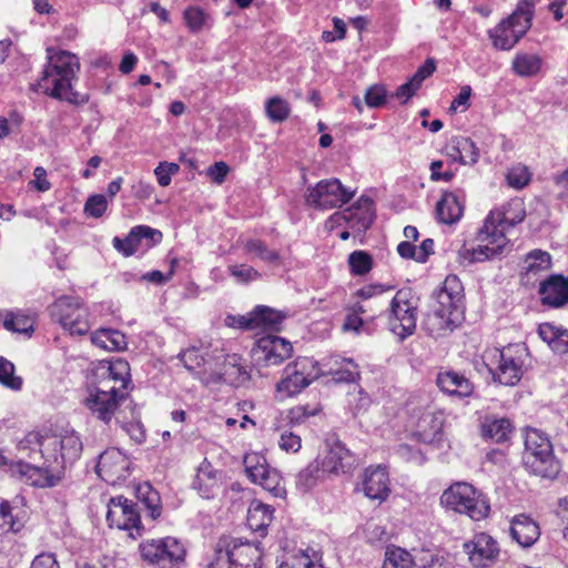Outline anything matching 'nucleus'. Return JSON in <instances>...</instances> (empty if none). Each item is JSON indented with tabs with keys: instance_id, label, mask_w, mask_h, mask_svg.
Segmentation results:
<instances>
[{
	"instance_id": "f257e3e1",
	"label": "nucleus",
	"mask_w": 568,
	"mask_h": 568,
	"mask_svg": "<svg viewBox=\"0 0 568 568\" xmlns=\"http://www.w3.org/2000/svg\"><path fill=\"white\" fill-rule=\"evenodd\" d=\"M524 217L525 209L520 199H513L501 209L491 211L477 233L478 246L459 251V256L467 260L468 263H474L498 257L509 252L510 244L505 232L508 227L520 223Z\"/></svg>"
},
{
	"instance_id": "f03ea898",
	"label": "nucleus",
	"mask_w": 568,
	"mask_h": 568,
	"mask_svg": "<svg viewBox=\"0 0 568 568\" xmlns=\"http://www.w3.org/2000/svg\"><path fill=\"white\" fill-rule=\"evenodd\" d=\"M80 70V62L75 54L69 51L48 50V62L42 71V77L31 85L33 91H42L44 94L65 100L74 105H82L89 101L87 93L73 90V82Z\"/></svg>"
},
{
	"instance_id": "7ed1b4c3",
	"label": "nucleus",
	"mask_w": 568,
	"mask_h": 568,
	"mask_svg": "<svg viewBox=\"0 0 568 568\" xmlns=\"http://www.w3.org/2000/svg\"><path fill=\"white\" fill-rule=\"evenodd\" d=\"M464 288L456 275H448L435 294L436 304L427 314L424 326L433 337L452 333L464 320Z\"/></svg>"
},
{
	"instance_id": "20e7f679",
	"label": "nucleus",
	"mask_w": 568,
	"mask_h": 568,
	"mask_svg": "<svg viewBox=\"0 0 568 568\" xmlns=\"http://www.w3.org/2000/svg\"><path fill=\"white\" fill-rule=\"evenodd\" d=\"M27 443L37 444L39 450L49 465L58 470H64L69 465H72L81 456L83 445L78 434L74 432L65 433L64 435L58 434H29Z\"/></svg>"
},
{
	"instance_id": "39448f33",
	"label": "nucleus",
	"mask_w": 568,
	"mask_h": 568,
	"mask_svg": "<svg viewBox=\"0 0 568 568\" xmlns=\"http://www.w3.org/2000/svg\"><path fill=\"white\" fill-rule=\"evenodd\" d=\"M214 551L211 568H262L263 549L260 541L223 536Z\"/></svg>"
},
{
	"instance_id": "423d86ee",
	"label": "nucleus",
	"mask_w": 568,
	"mask_h": 568,
	"mask_svg": "<svg viewBox=\"0 0 568 568\" xmlns=\"http://www.w3.org/2000/svg\"><path fill=\"white\" fill-rule=\"evenodd\" d=\"M523 464L528 471L542 478L554 479L560 471L548 436L539 429L529 428L525 435Z\"/></svg>"
},
{
	"instance_id": "0eeeda50",
	"label": "nucleus",
	"mask_w": 568,
	"mask_h": 568,
	"mask_svg": "<svg viewBox=\"0 0 568 568\" xmlns=\"http://www.w3.org/2000/svg\"><path fill=\"white\" fill-rule=\"evenodd\" d=\"M535 3L531 0H524L516 10L488 34L494 48L499 50H510L527 33L531 27Z\"/></svg>"
},
{
	"instance_id": "6e6552de",
	"label": "nucleus",
	"mask_w": 568,
	"mask_h": 568,
	"mask_svg": "<svg viewBox=\"0 0 568 568\" xmlns=\"http://www.w3.org/2000/svg\"><path fill=\"white\" fill-rule=\"evenodd\" d=\"M442 503L453 510L480 520L489 514L487 499L467 483H456L442 495Z\"/></svg>"
},
{
	"instance_id": "1a4fd4ad",
	"label": "nucleus",
	"mask_w": 568,
	"mask_h": 568,
	"mask_svg": "<svg viewBox=\"0 0 568 568\" xmlns=\"http://www.w3.org/2000/svg\"><path fill=\"white\" fill-rule=\"evenodd\" d=\"M390 331L402 339L412 335L417 323V302L410 288L396 292L387 312Z\"/></svg>"
},
{
	"instance_id": "9d476101",
	"label": "nucleus",
	"mask_w": 568,
	"mask_h": 568,
	"mask_svg": "<svg viewBox=\"0 0 568 568\" xmlns=\"http://www.w3.org/2000/svg\"><path fill=\"white\" fill-rule=\"evenodd\" d=\"M52 320L71 335H85L90 329L88 310L79 297L63 295L50 306Z\"/></svg>"
},
{
	"instance_id": "9b49d317",
	"label": "nucleus",
	"mask_w": 568,
	"mask_h": 568,
	"mask_svg": "<svg viewBox=\"0 0 568 568\" xmlns=\"http://www.w3.org/2000/svg\"><path fill=\"white\" fill-rule=\"evenodd\" d=\"M354 191L345 187L338 179H327L317 182L307 189L305 202L316 210H332L348 203Z\"/></svg>"
},
{
	"instance_id": "f8f14e48",
	"label": "nucleus",
	"mask_w": 568,
	"mask_h": 568,
	"mask_svg": "<svg viewBox=\"0 0 568 568\" xmlns=\"http://www.w3.org/2000/svg\"><path fill=\"white\" fill-rule=\"evenodd\" d=\"M140 552L144 561L159 568H173L185 557L184 546L173 537L145 540Z\"/></svg>"
},
{
	"instance_id": "ddd939ff",
	"label": "nucleus",
	"mask_w": 568,
	"mask_h": 568,
	"mask_svg": "<svg viewBox=\"0 0 568 568\" xmlns=\"http://www.w3.org/2000/svg\"><path fill=\"white\" fill-rule=\"evenodd\" d=\"M320 375L317 363L310 357H300L292 364H288L283 374V378L277 384V390L293 396L301 393Z\"/></svg>"
},
{
	"instance_id": "4468645a",
	"label": "nucleus",
	"mask_w": 568,
	"mask_h": 568,
	"mask_svg": "<svg viewBox=\"0 0 568 568\" xmlns=\"http://www.w3.org/2000/svg\"><path fill=\"white\" fill-rule=\"evenodd\" d=\"M519 346L509 345L503 349H495L491 364H487L494 381L513 386L517 384L523 375V361L515 355Z\"/></svg>"
},
{
	"instance_id": "2eb2a0df",
	"label": "nucleus",
	"mask_w": 568,
	"mask_h": 568,
	"mask_svg": "<svg viewBox=\"0 0 568 568\" xmlns=\"http://www.w3.org/2000/svg\"><path fill=\"white\" fill-rule=\"evenodd\" d=\"M123 399L124 395L118 393L115 385L97 386L87 397L85 405L93 416L108 424L114 417Z\"/></svg>"
},
{
	"instance_id": "dca6fc26",
	"label": "nucleus",
	"mask_w": 568,
	"mask_h": 568,
	"mask_svg": "<svg viewBox=\"0 0 568 568\" xmlns=\"http://www.w3.org/2000/svg\"><path fill=\"white\" fill-rule=\"evenodd\" d=\"M106 521L110 527L121 530L135 529L140 532L143 529L136 504L124 496L112 497L109 500Z\"/></svg>"
},
{
	"instance_id": "f3484780",
	"label": "nucleus",
	"mask_w": 568,
	"mask_h": 568,
	"mask_svg": "<svg viewBox=\"0 0 568 568\" xmlns=\"http://www.w3.org/2000/svg\"><path fill=\"white\" fill-rule=\"evenodd\" d=\"M336 222L345 221L346 224L357 232H366L374 219L375 209L371 197L362 195L352 206L332 215Z\"/></svg>"
},
{
	"instance_id": "a211bd4d",
	"label": "nucleus",
	"mask_w": 568,
	"mask_h": 568,
	"mask_svg": "<svg viewBox=\"0 0 568 568\" xmlns=\"http://www.w3.org/2000/svg\"><path fill=\"white\" fill-rule=\"evenodd\" d=\"M44 465V467H39L26 462H18L12 470L30 486L44 488L58 485L63 478L62 470L55 469L53 465L45 462Z\"/></svg>"
},
{
	"instance_id": "6ab92c4d",
	"label": "nucleus",
	"mask_w": 568,
	"mask_h": 568,
	"mask_svg": "<svg viewBox=\"0 0 568 568\" xmlns=\"http://www.w3.org/2000/svg\"><path fill=\"white\" fill-rule=\"evenodd\" d=\"M469 561L476 568H485L493 564L499 554L497 541L486 532L475 535L473 540L464 544Z\"/></svg>"
},
{
	"instance_id": "aec40b11",
	"label": "nucleus",
	"mask_w": 568,
	"mask_h": 568,
	"mask_svg": "<svg viewBox=\"0 0 568 568\" xmlns=\"http://www.w3.org/2000/svg\"><path fill=\"white\" fill-rule=\"evenodd\" d=\"M257 359L267 366L280 365L293 353L292 344L283 337L266 335L256 342Z\"/></svg>"
},
{
	"instance_id": "412c9836",
	"label": "nucleus",
	"mask_w": 568,
	"mask_h": 568,
	"mask_svg": "<svg viewBox=\"0 0 568 568\" xmlns=\"http://www.w3.org/2000/svg\"><path fill=\"white\" fill-rule=\"evenodd\" d=\"M363 490L372 500H385L389 493V477L386 467H368L363 476Z\"/></svg>"
},
{
	"instance_id": "4be33fe9",
	"label": "nucleus",
	"mask_w": 568,
	"mask_h": 568,
	"mask_svg": "<svg viewBox=\"0 0 568 568\" xmlns=\"http://www.w3.org/2000/svg\"><path fill=\"white\" fill-rule=\"evenodd\" d=\"M510 537L520 547H531L540 537L539 525L529 516L520 514L510 520Z\"/></svg>"
},
{
	"instance_id": "5701e85b",
	"label": "nucleus",
	"mask_w": 568,
	"mask_h": 568,
	"mask_svg": "<svg viewBox=\"0 0 568 568\" xmlns=\"http://www.w3.org/2000/svg\"><path fill=\"white\" fill-rule=\"evenodd\" d=\"M355 457L339 440L335 442L321 462L323 469L331 474H346L355 465Z\"/></svg>"
},
{
	"instance_id": "b1692460",
	"label": "nucleus",
	"mask_w": 568,
	"mask_h": 568,
	"mask_svg": "<svg viewBox=\"0 0 568 568\" xmlns=\"http://www.w3.org/2000/svg\"><path fill=\"white\" fill-rule=\"evenodd\" d=\"M541 302L551 307H561L568 303V277L551 275L539 287Z\"/></svg>"
},
{
	"instance_id": "393cba45",
	"label": "nucleus",
	"mask_w": 568,
	"mask_h": 568,
	"mask_svg": "<svg viewBox=\"0 0 568 568\" xmlns=\"http://www.w3.org/2000/svg\"><path fill=\"white\" fill-rule=\"evenodd\" d=\"M217 475L219 471L207 459H204L197 468V473L192 483V488L205 499L213 498L220 489V479Z\"/></svg>"
},
{
	"instance_id": "a878e982",
	"label": "nucleus",
	"mask_w": 568,
	"mask_h": 568,
	"mask_svg": "<svg viewBox=\"0 0 568 568\" xmlns=\"http://www.w3.org/2000/svg\"><path fill=\"white\" fill-rule=\"evenodd\" d=\"M125 458L118 449H108L99 456L97 474L105 481H113L122 476Z\"/></svg>"
},
{
	"instance_id": "bb28decb",
	"label": "nucleus",
	"mask_w": 568,
	"mask_h": 568,
	"mask_svg": "<svg viewBox=\"0 0 568 568\" xmlns=\"http://www.w3.org/2000/svg\"><path fill=\"white\" fill-rule=\"evenodd\" d=\"M436 383L443 392L460 398L470 396L474 389L468 378L454 371L438 373Z\"/></svg>"
},
{
	"instance_id": "cd10ccee",
	"label": "nucleus",
	"mask_w": 568,
	"mask_h": 568,
	"mask_svg": "<svg viewBox=\"0 0 568 568\" xmlns=\"http://www.w3.org/2000/svg\"><path fill=\"white\" fill-rule=\"evenodd\" d=\"M242 361L237 354L226 355L221 368V377L224 383L240 387L250 381V372Z\"/></svg>"
},
{
	"instance_id": "c85d7f7f",
	"label": "nucleus",
	"mask_w": 568,
	"mask_h": 568,
	"mask_svg": "<svg viewBox=\"0 0 568 568\" xmlns=\"http://www.w3.org/2000/svg\"><path fill=\"white\" fill-rule=\"evenodd\" d=\"M435 70L436 64L434 59H427L406 83L396 89L394 95L397 99H403V103H406L417 92V90H419L424 80L430 77Z\"/></svg>"
},
{
	"instance_id": "c756f323",
	"label": "nucleus",
	"mask_w": 568,
	"mask_h": 568,
	"mask_svg": "<svg viewBox=\"0 0 568 568\" xmlns=\"http://www.w3.org/2000/svg\"><path fill=\"white\" fill-rule=\"evenodd\" d=\"M448 155L462 164H475L479 158V151L475 142L467 136H456L450 140Z\"/></svg>"
},
{
	"instance_id": "7c9ffc66",
	"label": "nucleus",
	"mask_w": 568,
	"mask_h": 568,
	"mask_svg": "<svg viewBox=\"0 0 568 568\" xmlns=\"http://www.w3.org/2000/svg\"><path fill=\"white\" fill-rule=\"evenodd\" d=\"M247 526L261 537L266 535V528L273 520V509L258 500H253L247 509Z\"/></svg>"
},
{
	"instance_id": "2f4dec72",
	"label": "nucleus",
	"mask_w": 568,
	"mask_h": 568,
	"mask_svg": "<svg viewBox=\"0 0 568 568\" xmlns=\"http://www.w3.org/2000/svg\"><path fill=\"white\" fill-rule=\"evenodd\" d=\"M463 204L453 192H444L442 199L436 204L437 219L444 224L457 222L463 215Z\"/></svg>"
},
{
	"instance_id": "473e14b6",
	"label": "nucleus",
	"mask_w": 568,
	"mask_h": 568,
	"mask_svg": "<svg viewBox=\"0 0 568 568\" xmlns=\"http://www.w3.org/2000/svg\"><path fill=\"white\" fill-rule=\"evenodd\" d=\"M538 334L554 352L568 354V329L550 323H542L538 327Z\"/></svg>"
},
{
	"instance_id": "72a5a7b5",
	"label": "nucleus",
	"mask_w": 568,
	"mask_h": 568,
	"mask_svg": "<svg viewBox=\"0 0 568 568\" xmlns=\"http://www.w3.org/2000/svg\"><path fill=\"white\" fill-rule=\"evenodd\" d=\"M91 341L98 347L111 352L126 348L125 335L118 329L100 328L92 333Z\"/></svg>"
},
{
	"instance_id": "f704fd0d",
	"label": "nucleus",
	"mask_w": 568,
	"mask_h": 568,
	"mask_svg": "<svg viewBox=\"0 0 568 568\" xmlns=\"http://www.w3.org/2000/svg\"><path fill=\"white\" fill-rule=\"evenodd\" d=\"M511 432V423L505 417H486L481 423V436L496 443L506 442Z\"/></svg>"
},
{
	"instance_id": "c9c22d12",
	"label": "nucleus",
	"mask_w": 568,
	"mask_h": 568,
	"mask_svg": "<svg viewBox=\"0 0 568 568\" xmlns=\"http://www.w3.org/2000/svg\"><path fill=\"white\" fill-rule=\"evenodd\" d=\"M285 317L286 314L281 311L265 305H257L253 310L254 329L262 327L266 329L278 331L280 325L285 320Z\"/></svg>"
},
{
	"instance_id": "e433bc0d",
	"label": "nucleus",
	"mask_w": 568,
	"mask_h": 568,
	"mask_svg": "<svg viewBox=\"0 0 568 568\" xmlns=\"http://www.w3.org/2000/svg\"><path fill=\"white\" fill-rule=\"evenodd\" d=\"M129 371L130 367L126 361L119 358L114 362H111L108 364V366L101 367V377L103 381L100 382V385L104 386L103 384L112 381L114 382L113 385L118 387L119 392L120 388L126 386Z\"/></svg>"
},
{
	"instance_id": "4c0bfd02",
	"label": "nucleus",
	"mask_w": 568,
	"mask_h": 568,
	"mask_svg": "<svg viewBox=\"0 0 568 568\" xmlns=\"http://www.w3.org/2000/svg\"><path fill=\"white\" fill-rule=\"evenodd\" d=\"M136 498L141 504L144 505L149 511V516L155 520L162 514L161 497L158 490H155L149 483H142L136 487Z\"/></svg>"
},
{
	"instance_id": "58836bf2",
	"label": "nucleus",
	"mask_w": 568,
	"mask_h": 568,
	"mask_svg": "<svg viewBox=\"0 0 568 568\" xmlns=\"http://www.w3.org/2000/svg\"><path fill=\"white\" fill-rule=\"evenodd\" d=\"M542 60L534 53L518 52L513 60V70L519 77H534L541 69Z\"/></svg>"
},
{
	"instance_id": "ea45409f",
	"label": "nucleus",
	"mask_w": 568,
	"mask_h": 568,
	"mask_svg": "<svg viewBox=\"0 0 568 568\" xmlns=\"http://www.w3.org/2000/svg\"><path fill=\"white\" fill-rule=\"evenodd\" d=\"M337 367L329 366L327 374L336 383H354L359 377L358 366L351 358H336L334 361Z\"/></svg>"
},
{
	"instance_id": "a19ab883",
	"label": "nucleus",
	"mask_w": 568,
	"mask_h": 568,
	"mask_svg": "<svg viewBox=\"0 0 568 568\" xmlns=\"http://www.w3.org/2000/svg\"><path fill=\"white\" fill-rule=\"evenodd\" d=\"M324 473L326 471L323 469L322 464L318 460H313L297 474L296 487L302 493L311 490Z\"/></svg>"
},
{
	"instance_id": "79ce46f5",
	"label": "nucleus",
	"mask_w": 568,
	"mask_h": 568,
	"mask_svg": "<svg viewBox=\"0 0 568 568\" xmlns=\"http://www.w3.org/2000/svg\"><path fill=\"white\" fill-rule=\"evenodd\" d=\"M3 327L16 333H29L33 331V320L20 312H7L3 317Z\"/></svg>"
},
{
	"instance_id": "37998d69",
	"label": "nucleus",
	"mask_w": 568,
	"mask_h": 568,
	"mask_svg": "<svg viewBox=\"0 0 568 568\" xmlns=\"http://www.w3.org/2000/svg\"><path fill=\"white\" fill-rule=\"evenodd\" d=\"M244 465L247 477L254 484L258 483L270 470L265 458L257 454L246 455Z\"/></svg>"
},
{
	"instance_id": "c03bdc74",
	"label": "nucleus",
	"mask_w": 568,
	"mask_h": 568,
	"mask_svg": "<svg viewBox=\"0 0 568 568\" xmlns=\"http://www.w3.org/2000/svg\"><path fill=\"white\" fill-rule=\"evenodd\" d=\"M551 265V256L549 253L540 250L531 251L525 258L524 268L528 274H537L541 271H546Z\"/></svg>"
},
{
	"instance_id": "a18cd8bd",
	"label": "nucleus",
	"mask_w": 568,
	"mask_h": 568,
	"mask_svg": "<svg viewBox=\"0 0 568 568\" xmlns=\"http://www.w3.org/2000/svg\"><path fill=\"white\" fill-rule=\"evenodd\" d=\"M245 247L248 253L254 254L268 264H281L280 254L276 251L268 248V246L261 240H250L246 242Z\"/></svg>"
},
{
	"instance_id": "49530a36",
	"label": "nucleus",
	"mask_w": 568,
	"mask_h": 568,
	"mask_svg": "<svg viewBox=\"0 0 568 568\" xmlns=\"http://www.w3.org/2000/svg\"><path fill=\"white\" fill-rule=\"evenodd\" d=\"M417 565L408 551L403 548H394L386 551L383 568H413V566Z\"/></svg>"
},
{
	"instance_id": "de8ad7c7",
	"label": "nucleus",
	"mask_w": 568,
	"mask_h": 568,
	"mask_svg": "<svg viewBox=\"0 0 568 568\" xmlns=\"http://www.w3.org/2000/svg\"><path fill=\"white\" fill-rule=\"evenodd\" d=\"M290 111L288 103L280 97L268 99L265 104L266 115L273 122L285 121L290 115Z\"/></svg>"
},
{
	"instance_id": "09e8293b",
	"label": "nucleus",
	"mask_w": 568,
	"mask_h": 568,
	"mask_svg": "<svg viewBox=\"0 0 568 568\" xmlns=\"http://www.w3.org/2000/svg\"><path fill=\"white\" fill-rule=\"evenodd\" d=\"M348 265L353 274L365 275L372 270L373 260L365 251H354L348 256Z\"/></svg>"
},
{
	"instance_id": "8fccbe9b",
	"label": "nucleus",
	"mask_w": 568,
	"mask_h": 568,
	"mask_svg": "<svg viewBox=\"0 0 568 568\" xmlns=\"http://www.w3.org/2000/svg\"><path fill=\"white\" fill-rule=\"evenodd\" d=\"M13 373V364L0 356V383L11 389L19 390L22 386V379L14 376Z\"/></svg>"
},
{
	"instance_id": "3c124183",
	"label": "nucleus",
	"mask_w": 568,
	"mask_h": 568,
	"mask_svg": "<svg viewBox=\"0 0 568 568\" xmlns=\"http://www.w3.org/2000/svg\"><path fill=\"white\" fill-rule=\"evenodd\" d=\"M12 510L13 508L7 500H3L0 505V535L9 531L17 532L20 530L21 525L16 520Z\"/></svg>"
},
{
	"instance_id": "603ef678",
	"label": "nucleus",
	"mask_w": 568,
	"mask_h": 568,
	"mask_svg": "<svg viewBox=\"0 0 568 568\" xmlns=\"http://www.w3.org/2000/svg\"><path fill=\"white\" fill-rule=\"evenodd\" d=\"M131 232L142 240L144 248H150L162 241V232L148 225L134 226Z\"/></svg>"
},
{
	"instance_id": "864d4df0",
	"label": "nucleus",
	"mask_w": 568,
	"mask_h": 568,
	"mask_svg": "<svg viewBox=\"0 0 568 568\" xmlns=\"http://www.w3.org/2000/svg\"><path fill=\"white\" fill-rule=\"evenodd\" d=\"M106 207V197L102 194H93L88 197L84 204V213L88 216L99 219L105 213Z\"/></svg>"
},
{
	"instance_id": "5fc2aeb1",
	"label": "nucleus",
	"mask_w": 568,
	"mask_h": 568,
	"mask_svg": "<svg viewBox=\"0 0 568 568\" xmlns=\"http://www.w3.org/2000/svg\"><path fill=\"white\" fill-rule=\"evenodd\" d=\"M229 271L241 283H248L261 277V274L254 267L245 264L230 265Z\"/></svg>"
},
{
	"instance_id": "6e6d98bb",
	"label": "nucleus",
	"mask_w": 568,
	"mask_h": 568,
	"mask_svg": "<svg viewBox=\"0 0 568 568\" xmlns=\"http://www.w3.org/2000/svg\"><path fill=\"white\" fill-rule=\"evenodd\" d=\"M530 180V173L526 166L516 165L511 168L507 173V182L515 189H523L528 184Z\"/></svg>"
},
{
	"instance_id": "4d7b16f0",
	"label": "nucleus",
	"mask_w": 568,
	"mask_h": 568,
	"mask_svg": "<svg viewBox=\"0 0 568 568\" xmlns=\"http://www.w3.org/2000/svg\"><path fill=\"white\" fill-rule=\"evenodd\" d=\"M387 91L383 85L369 87L364 95L365 103L369 108H381L386 103Z\"/></svg>"
},
{
	"instance_id": "13d9d810",
	"label": "nucleus",
	"mask_w": 568,
	"mask_h": 568,
	"mask_svg": "<svg viewBox=\"0 0 568 568\" xmlns=\"http://www.w3.org/2000/svg\"><path fill=\"white\" fill-rule=\"evenodd\" d=\"M180 166L176 163L160 162L154 170L158 183L168 186L171 183V175L178 173Z\"/></svg>"
},
{
	"instance_id": "bf43d9fd",
	"label": "nucleus",
	"mask_w": 568,
	"mask_h": 568,
	"mask_svg": "<svg viewBox=\"0 0 568 568\" xmlns=\"http://www.w3.org/2000/svg\"><path fill=\"white\" fill-rule=\"evenodd\" d=\"M184 19L192 31H199L205 23L206 14L199 7H191L184 11Z\"/></svg>"
},
{
	"instance_id": "052dcab7",
	"label": "nucleus",
	"mask_w": 568,
	"mask_h": 568,
	"mask_svg": "<svg viewBox=\"0 0 568 568\" xmlns=\"http://www.w3.org/2000/svg\"><path fill=\"white\" fill-rule=\"evenodd\" d=\"M180 361L183 363L186 369L194 371L204 363V357L200 349L192 347L179 355Z\"/></svg>"
},
{
	"instance_id": "680f3d73",
	"label": "nucleus",
	"mask_w": 568,
	"mask_h": 568,
	"mask_svg": "<svg viewBox=\"0 0 568 568\" xmlns=\"http://www.w3.org/2000/svg\"><path fill=\"white\" fill-rule=\"evenodd\" d=\"M225 325L241 329H254L253 311L246 315H227L224 320Z\"/></svg>"
},
{
	"instance_id": "e2e57ef3",
	"label": "nucleus",
	"mask_w": 568,
	"mask_h": 568,
	"mask_svg": "<svg viewBox=\"0 0 568 568\" xmlns=\"http://www.w3.org/2000/svg\"><path fill=\"white\" fill-rule=\"evenodd\" d=\"M416 562L420 568H446L444 557L430 551H422L420 556L416 558Z\"/></svg>"
},
{
	"instance_id": "0e129e2a",
	"label": "nucleus",
	"mask_w": 568,
	"mask_h": 568,
	"mask_svg": "<svg viewBox=\"0 0 568 568\" xmlns=\"http://www.w3.org/2000/svg\"><path fill=\"white\" fill-rule=\"evenodd\" d=\"M278 446L287 453H296L302 447L301 437L292 432L285 430L281 434Z\"/></svg>"
},
{
	"instance_id": "69168bd1",
	"label": "nucleus",
	"mask_w": 568,
	"mask_h": 568,
	"mask_svg": "<svg viewBox=\"0 0 568 568\" xmlns=\"http://www.w3.org/2000/svg\"><path fill=\"white\" fill-rule=\"evenodd\" d=\"M257 484L261 485L264 489L273 493L275 496H278L282 490L280 485V476L274 469H270Z\"/></svg>"
},
{
	"instance_id": "338daca9",
	"label": "nucleus",
	"mask_w": 568,
	"mask_h": 568,
	"mask_svg": "<svg viewBox=\"0 0 568 568\" xmlns=\"http://www.w3.org/2000/svg\"><path fill=\"white\" fill-rule=\"evenodd\" d=\"M229 171V165L225 162L220 161L207 168L206 175L211 179L212 182L222 184L225 181Z\"/></svg>"
},
{
	"instance_id": "774afa93",
	"label": "nucleus",
	"mask_w": 568,
	"mask_h": 568,
	"mask_svg": "<svg viewBox=\"0 0 568 568\" xmlns=\"http://www.w3.org/2000/svg\"><path fill=\"white\" fill-rule=\"evenodd\" d=\"M30 568H60L57 558L51 552H42L32 560Z\"/></svg>"
}]
</instances>
